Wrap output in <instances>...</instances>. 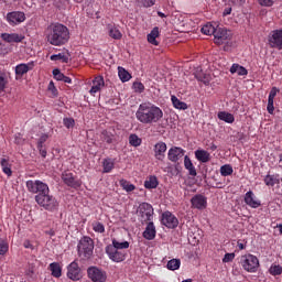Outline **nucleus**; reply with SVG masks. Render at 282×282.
<instances>
[{
    "mask_svg": "<svg viewBox=\"0 0 282 282\" xmlns=\"http://www.w3.org/2000/svg\"><path fill=\"white\" fill-rule=\"evenodd\" d=\"M135 116L139 122H142V124H153L162 120L164 112L162 109H160V107L153 104L143 102L139 106Z\"/></svg>",
    "mask_w": 282,
    "mask_h": 282,
    "instance_id": "1",
    "label": "nucleus"
},
{
    "mask_svg": "<svg viewBox=\"0 0 282 282\" xmlns=\"http://www.w3.org/2000/svg\"><path fill=\"white\" fill-rule=\"evenodd\" d=\"M46 40L51 45L61 46L69 41V29L61 23H52L45 31Z\"/></svg>",
    "mask_w": 282,
    "mask_h": 282,
    "instance_id": "2",
    "label": "nucleus"
},
{
    "mask_svg": "<svg viewBox=\"0 0 282 282\" xmlns=\"http://www.w3.org/2000/svg\"><path fill=\"white\" fill-rule=\"evenodd\" d=\"M79 257H84V259H90L91 254H94V240L90 237H83L77 246Z\"/></svg>",
    "mask_w": 282,
    "mask_h": 282,
    "instance_id": "3",
    "label": "nucleus"
},
{
    "mask_svg": "<svg viewBox=\"0 0 282 282\" xmlns=\"http://www.w3.org/2000/svg\"><path fill=\"white\" fill-rule=\"evenodd\" d=\"M35 202L39 204V206H42V208H45V210H55V208H58V200L50 193L45 194H37L35 196Z\"/></svg>",
    "mask_w": 282,
    "mask_h": 282,
    "instance_id": "4",
    "label": "nucleus"
},
{
    "mask_svg": "<svg viewBox=\"0 0 282 282\" xmlns=\"http://www.w3.org/2000/svg\"><path fill=\"white\" fill-rule=\"evenodd\" d=\"M137 215L142 226L153 219V206L149 203H141L137 209Z\"/></svg>",
    "mask_w": 282,
    "mask_h": 282,
    "instance_id": "5",
    "label": "nucleus"
},
{
    "mask_svg": "<svg viewBox=\"0 0 282 282\" xmlns=\"http://www.w3.org/2000/svg\"><path fill=\"white\" fill-rule=\"evenodd\" d=\"M240 263L246 272H257L259 270V258L253 254H245L240 258Z\"/></svg>",
    "mask_w": 282,
    "mask_h": 282,
    "instance_id": "6",
    "label": "nucleus"
},
{
    "mask_svg": "<svg viewBox=\"0 0 282 282\" xmlns=\"http://www.w3.org/2000/svg\"><path fill=\"white\" fill-rule=\"evenodd\" d=\"M26 188L29 193H34L37 195H45L50 193V187L43 181H26Z\"/></svg>",
    "mask_w": 282,
    "mask_h": 282,
    "instance_id": "7",
    "label": "nucleus"
},
{
    "mask_svg": "<svg viewBox=\"0 0 282 282\" xmlns=\"http://www.w3.org/2000/svg\"><path fill=\"white\" fill-rule=\"evenodd\" d=\"M231 39V31L226 28H216V32L214 33V43H216V45H224V43H228Z\"/></svg>",
    "mask_w": 282,
    "mask_h": 282,
    "instance_id": "8",
    "label": "nucleus"
},
{
    "mask_svg": "<svg viewBox=\"0 0 282 282\" xmlns=\"http://www.w3.org/2000/svg\"><path fill=\"white\" fill-rule=\"evenodd\" d=\"M106 254H108L109 259L115 263H122L127 259V252L116 249L111 245L106 247Z\"/></svg>",
    "mask_w": 282,
    "mask_h": 282,
    "instance_id": "9",
    "label": "nucleus"
},
{
    "mask_svg": "<svg viewBox=\"0 0 282 282\" xmlns=\"http://www.w3.org/2000/svg\"><path fill=\"white\" fill-rule=\"evenodd\" d=\"M88 279L93 282H105L107 281V272L97 268V267H89L87 269Z\"/></svg>",
    "mask_w": 282,
    "mask_h": 282,
    "instance_id": "10",
    "label": "nucleus"
},
{
    "mask_svg": "<svg viewBox=\"0 0 282 282\" xmlns=\"http://www.w3.org/2000/svg\"><path fill=\"white\" fill-rule=\"evenodd\" d=\"M62 182L66 184V186H69L70 188H80L83 186V182L78 180L77 176L74 175V173L65 171L62 174Z\"/></svg>",
    "mask_w": 282,
    "mask_h": 282,
    "instance_id": "11",
    "label": "nucleus"
},
{
    "mask_svg": "<svg viewBox=\"0 0 282 282\" xmlns=\"http://www.w3.org/2000/svg\"><path fill=\"white\" fill-rule=\"evenodd\" d=\"M161 224L166 228L175 229L180 226V220L171 212H164L162 214Z\"/></svg>",
    "mask_w": 282,
    "mask_h": 282,
    "instance_id": "12",
    "label": "nucleus"
},
{
    "mask_svg": "<svg viewBox=\"0 0 282 282\" xmlns=\"http://www.w3.org/2000/svg\"><path fill=\"white\" fill-rule=\"evenodd\" d=\"M67 276L70 281H80L83 279V273L80 267H78V262L73 261L67 267Z\"/></svg>",
    "mask_w": 282,
    "mask_h": 282,
    "instance_id": "13",
    "label": "nucleus"
},
{
    "mask_svg": "<svg viewBox=\"0 0 282 282\" xmlns=\"http://www.w3.org/2000/svg\"><path fill=\"white\" fill-rule=\"evenodd\" d=\"M7 21L11 25H19L25 21V13L23 11H12L7 14Z\"/></svg>",
    "mask_w": 282,
    "mask_h": 282,
    "instance_id": "14",
    "label": "nucleus"
},
{
    "mask_svg": "<svg viewBox=\"0 0 282 282\" xmlns=\"http://www.w3.org/2000/svg\"><path fill=\"white\" fill-rule=\"evenodd\" d=\"M185 153L186 151H184V149L180 147H173L169 150L167 159L170 160V162L176 163L180 162V160H182Z\"/></svg>",
    "mask_w": 282,
    "mask_h": 282,
    "instance_id": "15",
    "label": "nucleus"
},
{
    "mask_svg": "<svg viewBox=\"0 0 282 282\" xmlns=\"http://www.w3.org/2000/svg\"><path fill=\"white\" fill-rule=\"evenodd\" d=\"M0 37L6 43H21L25 36L18 33H1Z\"/></svg>",
    "mask_w": 282,
    "mask_h": 282,
    "instance_id": "16",
    "label": "nucleus"
},
{
    "mask_svg": "<svg viewBox=\"0 0 282 282\" xmlns=\"http://www.w3.org/2000/svg\"><path fill=\"white\" fill-rule=\"evenodd\" d=\"M155 235H158L155 225L152 223V220H150L147 223L145 230L143 231V238L148 241H153V239H155Z\"/></svg>",
    "mask_w": 282,
    "mask_h": 282,
    "instance_id": "17",
    "label": "nucleus"
},
{
    "mask_svg": "<svg viewBox=\"0 0 282 282\" xmlns=\"http://www.w3.org/2000/svg\"><path fill=\"white\" fill-rule=\"evenodd\" d=\"M192 206L194 208H197L198 210H202L203 208H206V197L202 194H196L194 197L191 199Z\"/></svg>",
    "mask_w": 282,
    "mask_h": 282,
    "instance_id": "18",
    "label": "nucleus"
},
{
    "mask_svg": "<svg viewBox=\"0 0 282 282\" xmlns=\"http://www.w3.org/2000/svg\"><path fill=\"white\" fill-rule=\"evenodd\" d=\"M164 153H166V143L164 142H158L154 145V158H156V160H160L162 162V160H164Z\"/></svg>",
    "mask_w": 282,
    "mask_h": 282,
    "instance_id": "19",
    "label": "nucleus"
},
{
    "mask_svg": "<svg viewBox=\"0 0 282 282\" xmlns=\"http://www.w3.org/2000/svg\"><path fill=\"white\" fill-rule=\"evenodd\" d=\"M34 69V63L29 64H19L15 66V76H23L28 74L30 70Z\"/></svg>",
    "mask_w": 282,
    "mask_h": 282,
    "instance_id": "20",
    "label": "nucleus"
},
{
    "mask_svg": "<svg viewBox=\"0 0 282 282\" xmlns=\"http://www.w3.org/2000/svg\"><path fill=\"white\" fill-rule=\"evenodd\" d=\"M245 203L251 208H259V206H261V202L254 199V193H252V191L246 193Z\"/></svg>",
    "mask_w": 282,
    "mask_h": 282,
    "instance_id": "21",
    "label": "nucleus"
},
{
    "mask_svg": "<svg viewBox=\"0 0 282 282\" xmlns=\"http://www.w3.org/2000/svg\"><path fill=\"white\" fill-rule=\"evenodd\" d=\"M101 87H105V78L102 76H97L93 80V87L90 88V94H98Z\"/></svg>",
    "mask_w": 282,
    "mask_h": 282,
    "instance_id": "22",
    "label": "nucleus"
},
{
    "mask_svg": "<svg viewBox=\"0 0 282 282\" xmlns=\"http://www.w3.org/2000/svg\"><path fill=\"white\" fill-rule=\"evenodd\" d=\"M195 158L196 160H198V162H202L203 164L210 162V153L206 150H196Z\"/></svg>",
    "mask_w": 282,
    "mask_h": 282,
    "instance_id": "23",
    "label": "nucleus"
},
{
    "mask_svg": "<svg viewBox=\"0 0 282 282\" xmlns=\"http://www.w3.org/2000/svg\"><path fill=\"white\" fill-rule=\"evenodd\" d=\"M184 166L192 177H197V170L195 169V165H193V161H191L188 155L184 156Z\"/></svg>",
    "mask_w": 282,
    "mask_h": 282,
    "instance_id": "24",
    "label": "nucleus"
},
{
    "mask_svg": "<svg viewBox=\"0 0 282 282\" xmlns=\"http://www.w3.org/2000/svg\"><path fill=\"white\" fill-rule=\"evenodd\" d=\"M160 36V28L154 26L152 31L148 34V43H151V45H160V42H158V37Z\"/></svg>",
    "mask_w": 282,
    "mask_h": 282,
    "instance_id": "25",
    "label": "nucleus"
},
{
    "mask_svg": "<svg viewBox=\"0 0 282 282\" xmlns=\"http://www.w3.org/2000/svg\"><path fill=\"white\" fill-rule=\"evenodd\" d=\"M50 270L52 272V276H55V279H61V276H63V269L58 262H52L50 264Z\"/></svg>",
    "mask_w": 282,
    "mask_h": 282,
    "instance_id": "26",
    "label": "nucleus"
},
{
    "mask_svg": "<svg viewBox=\"0 0 282 282\" xmlns=\"http://www.w3.org/2000/svg\"><path fill=\"white\" fill-rule=\"evenodd\" d=\"M108 32H109L110 39H113L115 41H120V39H122V33L115 25L109 24Z\"/></svg>",
    "mask_w": 282,
    "mask_h": 282,
    "instance_id": "27",
    "label": "nucleus"
},
{
    "mask_svg": "<svg viewBox=\"0 0 282 282\" xmlns=\"http://www.w3.org/2000/svg\"><path fill=\"white\" fill-rule=\"evenodd\" d=\"M118 76L121 83H129V80H131V73L126 70L122 66L118 67Z\"/></svg>",
    "mask_w": 282,
    "mask_h": 282,
    "instance_id": "28",
    "label": "nucleus"
},
{
    "mask_svg": "<svg viewBox=\"0 0 282 282\" xmlns=\"http://www.w3.org/2000/svg\"><path fill=\"white\" fill-rule=\"evenodd\" d=\"M231 74H238V76H248V69L239 64H232L230 67Z\"/></svg>",
    "mask_w": 282,
    "mask_h": 282,
    "instance_id": "29",
    "label": "nucleus"
},
{
    "mask_svg": "<svg viewBox=\"0 0 282 282\" xmlns=\"http://www.w3.org/2000/svg\"><path fill=\"white\" fill-rule=\"evenodd\" d=\"M218 118L228 124H232L235 122V116H232L230 112L220 111L218 112Z\"/></svg>",
    "mask_w": 282,
    "mask_h": 282,
    "instance_id": "30",
    "label": "nucleus"
},
{
    "mask_svg": "<svg viewBox=\"0 0 282 282\" xmlns=\"http://www.w3.org/2000/svg\"><path fill=\"white\" fill-rule=\"evenodd\" d=\"M171 100H172V105H173V107H175V109H181L183 111H186V109H188V105H186V102H184V101L178 100L175 95H172Z\"/></svg>",
    "mask_w": 282,
    "mask_h": 282,
    "instance_id": "31",
    "label": "nucleus"
},
{
    "mask_svg": "<svg viewBox=\"0 0 282 282\" xmlns=\"http://www.w3.org/2000/svg\"><path fill=\"white\" fill-rule=\"evenodd\" d=\"M159 184L160 182L158 181V176L154 175L148 177V180L144 182V186L148 189L158 188Z\"/></svg>",
    "mask_w": 282,
    "mask_h": 282,
    "instance_id": "32",
    "label": "nucleus"
},
{
    "mask_svg": "<svg viewBox=\"0 0 282 282\" xmlns=\"http://www.w3.org/2000/svg\"><path fill=\"white\" fill-rule=\"evenodd\" d=\"M180 265H182V261L180 259H172L167 261L166 268L167 270L175 272V270H180Z\"/></svg>",
    "mask_w": 282,
    "mask_h": 282,
    "instance_id": "33",
    "label": "nucleus"
},
{
    "mask_svg": "<svg viewBox=\"0 0 282 282\" xmlns=\"http://www.w3.org/2000/svg\"><path fill=\"white\" fill-rule=\"evenodd\" d=\"M217 31V28H215L213 24H205L202 29L200 32L203 34H206L207 36H215V32Z\"/></svg>",
    "mask_w": 282,
    "mask_h": 282,
    "instance_id": "34",
    "label": "nucleus"
},
{
    "mask_svg": "<svg viewBox=\"0 0 282 282\" xmlns=\"http://www.w3.org/2000/svg\"><path fill=\"white\" fill-rule=\"evenodd\" d=\"M119 184L121 188H123V191H126L127 193H131L135 188V185L131 184L129 181L124 178L120 180Z\"/></svg>",
    "mask_w": 282,
    "mask_h": 282,
    "instance_id": "35",
    "label": "nucleus"
},
{
    "mask_svg": "<svg viewBox=\"0 0 282 282\" xmlns=\"http://www.w3.org/2000/svg\"><path fill=\"white\" fill-rule=\"evenodd\" d=\"M113 133L107 131V130H104L101 132V140L104 142H107V144H113Z\"/></svg>",
    "mask_w": 282,
    "mask_h": 282,
    "instance_id": "36",
    "label": "nucleus"
},
{
    "mask_svg": "<svg viewBox=\"0 0 282 282\" xmlns=\"http://www.w3.org/2000/svg\"><path fill=\"white\" fill-rule=\"evenodd\" d=\"M195 78L198 79L200 83H204V85H210V76L209 75L197 72L195 74Z\"/></svg>",
    "mask_w": 282,
    "mask_h": 282,
    "instance_id": "37",
    "label": "nucleus"
},
{
    "mask_svg": "<svg viewBox=\"0 0 282 282\" xmlns=\"http://www.w3.org/2000/svg\"><path fill=\"white\" fill-rule=\"evenodd\" d=\"M104 173H111L113 171V161L111 159H105L102 161Z\"/></svg>",
    "mask_w": 282,
    "mask_h": 282,
    "instance_id": "38",
    "label": "nucleus"
},
{
    "mask_svg": "<svg viewBox=\"0 0 282 282\" xmlns=\"http://www.w3.org/2000/svg\"><path fill=\"white\" fill-rule=\"evenodd\" d=\"M112 248H116L117 250H127L129 248V241L118 242V240L112 239Z\"/></svg>",
    "mask_w": 282,
    "mask_h": 282,
    "instance_id": "39",
    "label": "nucleus"
},
{
    "mask_svg": "<svg viewBox=\"0 0 282 282\" xmlns=\"http://www.w3.org/2000/svg\"><path fill=\"white\" fill-rule=\"evenodd\" d=\"M129 144L131 147H140V144H142V139H140L138 134H130Z\"/></svg>",
    "mask_w": 282,
    "mask_h": 282,
    "instance_id": "40",
    "label": "nucleus"
},
{
    "mask_svg": "<svg viewBox=\"0 0 282 282\" xmlns=\"http://www.w3.org/2000/svg\"><path fill=\"white\" fill-rule=\"evenodd\" d=\"M0 164L2 166V171L3 173H6V175H8V177L12 176V169H10V166H8V160L6 159H1Z\"/></svg>",
    "mask_w": 282,
    "mask_h": 282,
    "instance_id": "41",
    "label": "nucleus"
},
{
    "mask_svg": "<svg viewBox=\"0 0 282 282\" xmlns=\"http://www.w3.org/2000/svg\"><path fill=\"white\" fill-rule=\"evenodd\" d=\"M264 184L267 186H274L275 184H279V178H276L274 175H267L264 177Z\"/></svg>",
    "mask_w": 282,
    "mask_h": 282,
    "instance_id": "42",
    "label": "nucleus"
},
{
    "mask_svg": "<svg viewBox=\"0 0 282 282\" xmlns=\"http://www.w3.org/2000/svg\"><path fill=\"white\" fill-rule=\"evenodd\" d=\"M232 173V165L226 164L220 167V174L223 177H228Z\"/></svg>",
    "mask_w": 282,
    "mask_h": 282,
    "instance_id": "43",
    "label": "nucleus"
},
{
    "mask_svg": "<svg viewBox=\"0 0 282 282\" xmlns=\"http://www.w3.org/2000/svg\"><path fill=\"white\" fill-rule=\"evenodd\" d=\"M51 61H62V63H69V57L67 55H63V53H59L52 55Z\"/></svg>",
    "mask_w": 282,
    "mask_h": 282,
    "instance_id": "44",
    "label": "nucleus"
},
{
    "mask_svg": "<svg viewBox=\"0 0 282 282\" xmlns=\"http://www.w3.org/2000/svg\"><path fill=\"white\" fill-rule=\"evenodd\" d=\"M132 89H134L135 94H142L144 91V84L141 82H134L132 84Z\"/></svg>",
    "mask_w": 282,
    "mask_h": 282,
    "instance_id": "45",
    "label": "nucleus"
},
{
    "mask_svg": "<svg viewBox=\"0 0 282 282\" xmlns=\"http://www.w3.org/2000/svg\"><path fill=\"white\" fill-rule=\"evenodd\" d=\"M270 274H272L273 276H279L280 274H282V267L276 264L271 265Z\"/></svg>",
    "mask_w": 282,
    "mask_h": 282,
    "instance_id": "46",
    "label": "nucleus"
},
{
    "mask_svg": "<svg viewBox=\"0 0 282 282\" xmlns=\"http://www.w3.org/2000/svg\"><path fill=\"white\" fill-rule=\"evenodd\" d=\"M6 85H8V79H6V74L0 72V91H6Z\"/></svg>",
    "mask_w": 282,
    "mask_h": 282,
    "instance_id": "47",
    "label": "nucleus"
},
{
    "mask_svg": "<svg viewBox=\"0 0 282 282\" xmlns=\"http://www.w3.org/2000/svg\"><path fill=\"white\" fill-rule=\"evenodd\" d=\"M53 76L55 80H61V82H63V79L65 78V74H63L58 68L53 69Z\"/></svg>",
    "mask_w": 282,
    "mask_h": 282,
    "instance_id": "48",
    "label": "nucleus"
},
{
    "mask_svg": "<svg viewBox=\"0 0 282 282\" xmlns=\"http://www.w3.org/2000/svg\"><path fill=\"white\" fill-rule=\"evenodd\" d=\"M63 122L66 129H73L74 124H76V121L74 120V118H64Z\"/></svg>",
    "mask_w": 282,
    "mask_h": 282,
    "instance_id": "49",
    "label": "nucleus"
},
{
    "mask_svg": "<svg viewBox=\"0 0 282 282\" xmlns=\"http://www.w3.org/2000/svg\"><path fill=\"white\" fill-rule=\"evenodd\" d=\"M268 113H274V99L268 98V106H267Z\"/></svg>",
    "mask_w": 282,
    "mask_h": 282,
    "instance_id": "50",
    "label": "nucleus"
},
{
    "mask_svg": "<svg viewBox=\"0 0 282 282\" xmlns=\"http://www.w3.org/2000/svg\"><path fill=\"white\" fill-rule=\"evenodd\" d=\"M258 2L264 8H272V6H274L273 0H258Z\"/></svg>",
    "mask_w": 282,
    "mask_h": 282,
    "instance_id": "51",
    "label": "nucleus"
},
{
    "mask_svg": "<svg viewBox=\"0 0 282 282\" xmlns=\"http://www.w3.org/2000/svg\"><path fill=\"white\" fill-rule=\"evenodd\" d=\"M93 229L95 232H105V225H102V223H96Z\"/></svg>",
    "mask_w": 282,
    "mask_h": 282,
    "instance_id": "52",
    "label": "nucleus"
},
{
    "mask_svg": "<svg viewBox=\"0 0 282 282\" xmlns=\"http://www.w3.org/2000/svg\"><path fill=\"white\" fill-rule=\"evenodd\" d=\"M234 260H235V253H226L223 259V262L230 263V261H234Z\"/></svg>",
    "mask_w": 282,
    "mask_h": 282,
    "instance_id": "53",
    "label": "nucleus"
},
{
    "mask_svg": "<svg viewBox=\"0 0 282 282\" xmlns=\"http://www.w3.org/2000/svg\"><path fill=\"white\" fill-rule=\"evenodd\" d=\"M48 91H52L53 96H58V89L54 86V82H50L48 84Z\"/></svg>",
    "mask_w": 282,
    "mask_h": 282,
    "instance_id": "54",
    "label": "nucleus"
},
{
    "mask_svg": "<svg viewBox=\"0 0 282 282\" xmlns=\"http://www.w3.org/2000/svg\"><path fill=\"white\" fill-rule=\"evenodd\" d=\"M143 8H153L155 6V0H141Z\"/></svg>",
    "mask_w": 282,
    "mask_h": 282,
    "instance_id": "55",
    "label": "nucleus"
},
{
    "mask_svg": "<svg viewBox=\"0 0 282 282\" xmlns=\"http://www.w3.org/2000/svg\"><path fill=\"white\" fill-rule=\"evenodd\" d=\"M48 138H50L48 134L43 133V134L40 137V139H39L37 145H43V144H45V142H47V139H48Z\"/></svg>",
    "mask_w": 282,
    "mask_h": 282,
    "instance_id": "56",
    "label": "nucleus"
},
{
    "mask_svg": "<svg viewBox=\"0 0 282 282\" xmlns=\"http://www.w3.org/2000/svg\"><path fill=\"white\" fill-rule=\"evenodd\" d=\"M8 245L6 243V241H0V254H6V252H8Z\"/></svg>",
    "mask_w": 282,
    "mask_h": 282,
    "instance_id": "57",
    "label": "nucleus"
},
{
    "mask_svg": "<svg viewBox=\"0 0 282 282\" xmlns=\"http://www.w3.org/2000/svg\"><path fill=\"white\" fill-rule=\"evenodd\" d=\"M37 149L42 158H47V150L45 149V145H37Z\"/></svg>",
    "mask_w": 282,
    "mask_h": 282,
    "instance_id": "58",
    "label": "nucleus"
},
{
    "mask_svg": "<svg viewBox=\"0 0 282 282\" xmlns=\"http://www.w3.org/2000/svg\"><path fill=\"white\" fill-rule=\"evenodd\" d=\"M276 94H279V88L272 87L269 94V98L274 100V98H276Z\"/></svg>",
    "mask_w": 282,
    "mask_h": 282,
    "instance_id": "59",
    "label": "nucleus"
},
{
    "mask_svg": "<svg viewBox=\"0 0 282 282\" xmlns=\"http://www.w3.org/2000/svg\"><path fill=\"white\" fill-rule=\"evenodd\" d=\"M234 6H243L246 0H229Z\"/></svg>",
    "mask_w": 282,
    "mask_h": 282,
    "instance_id": "60",
    "label": "nucleus"
},
{
    "mask_svg": "<svg viewBox=\"0 0 282 282\" xmlns=\"http://www.w3.org/2000/svg\"><path fill=\"white\" fill-rule=\"evenodd\" d=\"M232 12V8H226L223 12V17H228Z\"/></svg>",
    "mask_w": 282,
    "mask_h": 282,
    "instance_id": "61",
    "label": "nucleus"
},
{
    "mask_svg": "<svg viewBox=\"0 0 282 282\" xmlns=\"http://www.w3.org/2000/svg\"><path fill=\"white\" fill-rule=\"evenodd\" d=\"M62 83H66L67 85H72V79L68 76L64 75V78L62 79Z\"/></svg>",
    "mask_w": 282,
    "mask_h": 282,
    "instance_id": "62",
    "label": "nucleus"
},
{
    "mask_svg": "<svg viewBox=\"0 0 282 282\" xmlns=\"http://www.w3.org/2000/svg\"><path fill=\"white\" fill-rule=\"evenodd\" d=\"M239 250H245L246 246L242 242H238Z\"/></svg>",
    "mask_w": 282,
    "mask_h": 282,
    "instance_id": "63",
    "label": "nucleus"
},
{
    "mask_svg": "<svg viewBox=\"0 0 282 282\" xmlns=\"http://www.w3.org/2000/svg\"><path fill=\"white\" fill-rule=\"evenodd\" d=\"M210 151H217V145H215V143H212V145L209 147Z\"/></svg>",
    "mask_w": 282,
    "mask_h": 282,
    "instance_id": "64",
    "label": "nucleus"
}]
</instances>
